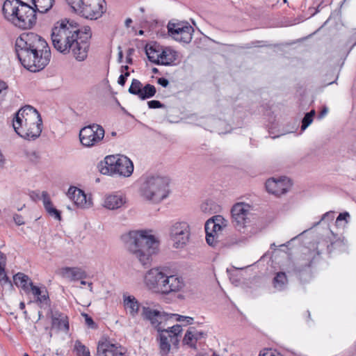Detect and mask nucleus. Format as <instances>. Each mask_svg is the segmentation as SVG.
Wrapping results in <instances>:
<instances>
[{"label": "nucleus", "instance_id": "nucleus-1", "mask_svg": "<svg viewBox=\"0 0 356 356\" xmlns=\"http://www.w3.org/2000/svg\"><path fill=\"white\" fill-rule=\"evenodd\" d=\"M91 37L90 26L80 28L76 22L67 19L57 22L51 34L54 47L63 54L72 52L78 61L86 59Z\"/></svg>", "mask_w": 356, "mask_h": 356}, {"label": "nucleus", "instance_id": "nucleus-2", "mask_svg": "<svg viewBox=\"0 0 356 356\" xmlns=\"http://www.w3.org/2000/svg\"><path fill=\"white\" fill-rule=\"evenodd\" d=\"M15 51L22 65L33 72L43 70L51 59L47 42L33 32L23 33L16 39Z\"/></svg>", "mask_w": 356, "mask_h": 356}, {"label": "nucleus", "instance_id": "nucleus-3", "mask_svg": "<svg viewBox=\"0 0 356 356\" xmlns=\"http://www.w3.org/2000/svg\"><path fill=\"white\" fill-rule=\"evenodd\" d=\"M125 248L140 263L147 266L152 261V256L158 249L159 242L146 231H130L121 236Z\"/></svg>", "mask_w": 356, "mask_h": 356}, {"label": "nucleus", "instance_id": "nucleus-4", "mask_svg": "<svg viewBox=\"0 0 356 356\" xmlns=\"http://www.w3.org/2000/svg\"><path fill=\"white\" fill-rule=\"evenodd\" d=\"M13 127L20 137L29 140H35L41 134L42 120L38 111L27 105L16 113Z\"/></svg>", "mask_w": 356, "mask_h": 356}, {"label": "nucleus", "instance_id": "nucleus-5", "mask_svg": "<svg viewBox=\"0 0 356 356\" xmlns=\"http://www.w3.org/2000/svg\"><path fill=\"white\" fill-rule=\"evenodd\" d=\"M2 13L5 19L22 29H30L36 23L35 8L22 0H6Z\"/></svg>", "mask_w": 356, "mask_h": 356}, {"label": "nucleus", "instance_id": "nucleus-6", "mask_svg": "<svg viewBox=\"0 0 356 356\" xmlns=\"http://www.w3.org/2000/svg\"><path fill=\"white\" fill-rule=\"evenodd\" d=\"M168 186L169 181L167 177L147 175L140 179L139 193L145 200L158 203L168 197Z\"/></svg>", "mask_w": 356, "mask_h": 356}, {"label": "nucleus", "instance_id": "nucleus-7", "mask_svg": "<svg viewBox=\"0 0 356 356\" xmlns=\"http://www.w3.org/2000/svg\"><path fill=\"white\" fill-rule=\"evenodd\" d=\"M227 227V221L220 215L209 218L205 223L206 241L212 247L231 246L238 243L236 238L231 236L228 240H223V232Z\"/></svg>", "mask_w": 356, "mask_h": 356}, {"label": "nucleus", "instance_id": "nucleus-8", "mask_svg": "<svg viewBox=\"0 0 356 356\" xmlns=\"http://www.w3.org/2000/svg\"><path fill=\"white\" fill-rule=\"evenodd\" d=\"M99 168L103 175H118L124 177H130L134 171L132 161L124 155L107 156L100 162Z\"/></svg>", "mask_w": 356, "mask_h": 356}, {"label": "nucleus", "instance_id": "nucleus-9", "mask_svg": "<svg viewBox=\"0 0 356 356\" xmlns=\"http://www.w3.org/2000/svg\"><path fill=\"white\" fill-rule=\"evenodd\" d=\"M104 134L105 131L101 125L92 124L81 129L79 138L83 145L92 147L103 140Z\"/></svg>", "mask_w": 356, "mask_h": 356}, {"label": "nucleus", "instance_id": "nucleus-10", "mask_svg": "<svg viewBox=\"0 0 356 356\" xmlns=\"http://www.w3.org/2000/svg\"><path fill=\"white\" fill-rule=\"evenodd\" d=\"M250 205L244 202L236 203L232 208V224L239 232H243L250 223Z\"/></svg>", "mask_w": 356, "mask_h": 356}, {"label": "nucleus", "instance_id": "nucleus-11", "mask_svg": "<svg viewBox=\"0 0 356 356\" xmlns=\"http://www.w3.org/2000/svg\"><path fill=\"white\" fill-rule=\"evenodd\" d=\"M191 229L186 222L174 223L170 230V238L175 248H184L189 241Z\"/></svg>", "mask_w": 356, "mask_h": 356}, {"label": "nucleus", "instance_id": "nucleus-12", "mask_svg": "<svg viewBox=\"0 0 356 356\" xmlns=\"http://www.w3.org/2000/svg\"><path fill=\"white\" fill-rule=\"evenodd\" d=\"M313 259L309 257H303L297 259L296 261H291L287 266L289 273H292L299 279L307 280L311 277V267Z\"/></svg>", "mask_w": 356, "mask_h": 356}, {"label": "nucleus", "instance_id": "nucleus-13", "mask_svg": "<svg viewBox=\"0 0 356 356\" xmlns=\"http://www.w3.org/2000/svg\"><path fill=\"white\" fill-rule=\"evenodd\" d=\"M141 316L145 320L149 321L158 332H163L164 323L169 318L168 314L153 309L149 307H143Z\"/></svg>", "mask_w": 356, "mask_h": 356}, {"label": "nucleus", "instance_id": "nucleus-14", "mask_svg": "<svg viewBox=\"0 0 356 356\" xmlns=\"http://www.w3.org/2000/svg\"><path fill=\"white\" fill-rule=\"evenodd\" d=\"M86 5L81 10V16L89 19H97L106 11L104 0H86Z\"/></svg>", "mask_w": 356, "mask_h": 356}, {"label": "nucleus", "instance_id": "nucleus-15", "mask_svg": "<svg viewBox=\"0 0 356 356\" xmlns=\"http://www.w3.org/2000/svg\"><path fill=\"white\" fill-rule=\"evenodd\" d=\"M166 274L159 268H154L149 270L145 275V283L147 286L156 292L161 293Z\"/></svg>", "mask_w": 356, "mask_h": 356}, {"label": "nucleus", "instance_id": "nucleus-16", "mask_svg": "<svg viewBox=\"0 0 356 356\" xmlns=\"http://www.w3.org/2000/svg\"><path fill=\"white\" fill-rule=\"evenodd\" d=\"M163 286L161 288V293L164 295H168L172 293H177L185 287L184 279L177 275H170L165 276Z\"/></svg>", "mask_w": 356, "mask_h": 356}, {"label": "nucleus", "instance_id": "nucleus-17", "mask_svg": "<svg viewBox=\"0 0 356 356\" xmlns=\"http://www.w3.org/2000/svg\"><path fill=\"white\" fill-rule=\"evenodd\" d=\"M66 195L73 202L74 206L77 207L88 208L92 204L90 200H87L84 191L77 187L70 186Z\"/></svg>", "mask_w": 356, "mask_h": 356}, {"label": "nucleus", "instance_id": "nucleus-18", "mask_svg": "<svg viewBox=\"0 0 356 356\" xmlns=\"http://www.w3.org/2000/svg\"><path fill=\"white\" fill-rule=\"evenodd\" d=\"M50 314L51 318V328L67 333L70 328L67 315L58 310L52 309H50Z\"/></svg>", "mask_w": 356, "mask_h": 356}, {"label": "nucleus", "instance_id": "nucleus-19", "mask_svg": "<svg viewBox=\"0 0 356 356\" xmlns=\"http://www.w3.org/2000/svg\"><path fill=\"white\" fill-rule=\"evenodd\" d=\"M121 349V348L120 347ZM124 353L119 350V347L110 341L99 342L97 346V356H118L123 355Z\"/></svg>", "mask_w": 356, "mask_h": 356}, {"label": "nucleus", "instance_id": "nucleus-20", "mask_svg": "<svg viewBox=\"0 0 356 356\" xmlns=\"http://www.w3.org/2000/svg\"><path fill=\"white\" fill-rule=\"evenodd\" d=\"M266 188L270 193L280 196L286 193L288 191L284 180H275L269 179L266 182Z\"/></svg>", "mask_w": 356, "mask_h": 356}, {"label": "nucleus", "instance_id": "nucleus-21", "mask_svg": "<svg viewBox=\"0 0 356 356\" xmlns=\"http://www.w3.org/2000/svg\"><path fill=\"white\" fill-rule=\"evenodd\" d=\"M126 203V197L121 194H111L106 196L104 207L110 210L118 209Z\"/></svg>", "mask_w": 356, "mask_h": 356}, {"label": "nucleus", "instance_id": "nucleus-22", "mask_svg": "<svg viewBox=\"0 0 356 356\" xmlns=\"http://www.w3.org/2000/svg\"><path fill=\"white\" fill-rule=\"evenodd\" d=\"M60 274L63 277L71 280L85 279L87 276L86 273L82 268L78 267L63 268L60 269Z\"/></svg>", "mask_w": 356, "mask_h": 356}, {"label": "nucleus", "instance_id": "nucleus-23", "mask_svg": "<svg viewBox=\"0 0 356 356\" xmlns=\"http://www.w3.org/2000/svg\"><path fill=\"white\" fill-rule=\"evenodd\" d=\"M123 305L124 309L129 312L132 317H135L138 314L140 304L134 296H124Z\"/></svg>", "mask_w": 356, "mask_h": 356}, {"label": "nucleus", "instance_id": "nucleus-24", "mask_svg": "<svg viewBox=\"0 0 356 356\" xmlns=\"http://www.w3.org/2000/svg\"><path fill=\"white\" fill-rule=\"evenodd\" d=\"M42 200L43 202L44 207L47 212L51 216L54 217V218L60 220L61 215L60 212L54 207L51 200L49 197V195L47 191H42Z\"/></svg>", "mask_w": 356, "mask_h": 356}, {"label": "nucleus", "instance_id": "nucleus-25", "mask_svg": "<svg viewBox=\"0 0 356 356\" xmlns=\"http://www.w3.org/2000/svg\"><path fill=\"white\" fill-rule=\"evenodd\" d=\"M177 59L176 51L165 48L161 51L158 65H170Z\"/></svg>", "mask_w": 356, "mask_h": 356}, {"label": "nucleus", "instance_id": "nucleus-26", "mask_svg": "<svg viewBox=\"0 0 356 356\" xmlns=\"http://www.w3.org/2000/svg\"><path fill=\"white\" fill-rule=\"evenodd\" d=\"M182 327L180 325H175L171 327H168L167 328L163 329V332L165 333L168 337H170V341L172 344L177 346L179 343L178 336L181 332Z\"/></svg>", "mask_w": 356, "mask_h": 356}, {"label": "nucleus", "instance_id": "nucleus-27", "mask_svg": "<svg viewBox=\"0 0 356 356\" xmlns=\"http://www.w3.org/2000/svg\"><path fill=\"white\" fill-rule=\"evenodd\" d=\"M288 280L285 273L278 272L273 280V287L277 291H282L286 289Z\"/></svg>", "mask_w": 356, "mask_h": 356}, {"label": "nucleus", "instance_id": "nucleus-28", "mask_svg": "<svg viewBox=\"0 0 356 356\" xmlns=\"http://www.w3.org/2000/svg\"><path fill=\"white\" fill-rule=\"evenodd\" d=\"M159 333V348H160V354L161 356L167 355L170 350V337L165 334L163 332H160Z\"/></svg>", "mask_w": 356, "mask_h": 356}, {"label": "nucleus", "instance_id": "nucleus-29", "mask_svg": "<svg viewBox=\"0 0 356 356\" xmlns=\"http://www.w3.org/2000/svg\"><path fill=\"white\" fill-rule=\"evenodd\" d=\"M186 26L190 25L187 22L173 23L170 22L168 24V33L175 39L176 36L179 35V33L182 32V30H185Z\"/></svg>", "mask_w": 356, "mask_h": 356}, {"label": "nucleus", "instance_id": "nucleus-30", "mask_svg": "<svg viewBox=\"0 0 356 356\" xmlns=\"http://www.w3.org/2000/svg\"><path fill=\"white\" fill-rule=\"evenodd\" d=\"M156 92V89L154 86L147 83L145 86L142 87L140 93L138 96L141 100H145L153 97Z\"/></svg>", "mask_w": 356, "mask_h": 356}, {"label": "nucleus", "instance_id": "nucleus-31", "mask_svg": "<svg viewBox=\"0 0 356 356\" xmlns=\"http://www.w3.org/2000/svg\"><path fill=\"white\" fill-rule=\"evenodd\" d=\"M194 30L191 26H186L185 30L179 33L178 36L175 38V40L184 43H189L192 40V35Z\"/></svg>", "mask_w": 356, "mask_h": 356}, {"label": "nucleus", "instance_id": "nucleus-32", "mask_svg": "<svg viewBox=\"0 0 356 356\" xmlns=\"http://www.w3.org/2000/svg\"><path fill=\"white\" fill-rule=\"evenodd\" d=\"M13 280L16 285H19L25 291L29 289V282H31L28 275L18 273L13 276Z\"/></svg>", "mask_w": 356, "mask_h": 356}, {"label": "nucleus", "instance_id": "nucleus-33", "mask_svg": "<svg viewBox=\"0 0 356 356\" xmlns=\"http://www.w3.org/2000/svg\"><path fill=\"white\" fill-rule=\"evenodd\" d=\"M67 3L72 9L81 16V10H83L86 5V0H66Z\"/></svg>", "mask_w": 356, "mask_h": 356}, {"label": "nucleus", "instance_id": "nucleus-34", "mask_svg": "<svg viewBox=\"0 0 356 356\" xmlns=\"http://www.w3.org/2000/svg\"><path fill=\"white\" fill-rule=\"evenodd\" d=\"M184 343L189 346L191 348H196V342L193 335V327H190L185 334L183 339Z\"/></svg>", "mask_w": 356, "mask_h": 356}, {"label": "nucleus", "instance_id": "nucleus-35", "mask_svg": "<svg viewBox=\"0 0 356 356\" xmlns=\"http://www.w3.org/2000/svg\"><path fill=\"white\" fill-rule=\"evenodd\" d=\"M160 53L161 51L159 50H156L152 47L146 49V54L149 60L157 65L159 59Z\"/></svg>", "mask_w": 356, "mask_h": 356}, {"label": "nucleus", "instance_id": "nucleus-36", "mask_svg": "<svg viewBox=\"0 0 356 356\" xmlns=\"http://www.w3.org/2000/svg\"><path fill=\"white\" fill-rule=\"evenodd\" d=\"M143 84L141 82L136 79H134L131 81V84L128 90L129 92L131 95L138 96L140 93Z\"/></svg>", "mask_w": 356, "mask_h": 356}, {"label": "nucleus", "instance_id": "nucleus-37", "mask_svg": "<svg viewBox=\"0 0 356 356\" xmlns=\"http://www.w3.org/2000/svg\"><path fill=\"white\" fill-rule=\"evenodd\" d=\"M74 350L78 356H90L88 348L79 341H76Z\"/></svg>", "mask_w": 356, "mask_h": 356}, {"label": "nucleus", "instance_id": "nucleus-38", "mask_svg": "<svg viewBox=\"0 0 356 356\" xmlns=\"http://www.w3.org/2000/svg\"><path fill=\"white\" fill-rule=\"evenodd\" d=\"M315 111L312 110L307 113L302 120L301 130L306 129L313 121V118L315 115Z\"/></svg>", "mask_w": 356, "mask_h": 356}, {"label": "nucleus", "instance_id": "nucleus-39", "mask_svg": "<svg viewBox=\"0 0 356 356\" xmlns=\"http://www.w3.org/2000/svg\"><path fill=\"white\" fill-rule=\"evenodd\" d=\"M350 217L348 212L341 213L337 218L335 225L337 227H343L347 223V218Z\"/></svg>", "mask_w": 356, "mask_h": 356}, {"label": "nucleus", "instance_id": "nucleus-40", "mask_svg": "<svg viewBox=\"0 0 356 356\" xmlns=\"http://www.w3.org/2000/svg\"><path fill=\"white\" fill-rule=\"evenodd\" d=\"M38 301L40 302V304L44 305L49 306V296L48 292L45 287L43 288V292L38 297Z\"/></svg>", "mask_w": 356, "mask_h": 356}, {"label": "nucleus", "instance_id": "nucleus-41", "mask_svg": "<svg viewBox=\"0 0 356 356\" xmlns=\"http://www.w3.org/2000/svg\"><path fill=\"white\" fill-rule=\"evenodd\" d=\"M332 234L333 236V239H330V245L332 248H335L337 245H340L343 243V239L341 238V236H339L338 234H334L332 231Z\"/></svg>", "mask_w": 356, "mask_h": 356}, {"label": "nucleus", "instance_id": "nucleus-42", "mask_svg": "<svg viewBox=\"0 0 356 356\" xmlns=\"http://www.w3.org/2000/svg\"><path fill=\"white\" fill-rule=\"evenodd\" d=\"M149 108H164L165 106L158 100H151L147 102Z\"/></svg>", "mask_w": 356, "mask_h": 356}, {"label": "nucleus", "instance_id": "nucleus-43", "mask_svg": "<svg viewBox=\"0 0 356 356\" xmlns=\"http://www.w3.org/2000/svg\"><path fill=\"white\" fill-rule=\"evenodd\" d=\"M29 286H31V290L35 296L38 297L41 293H42L43 288L40 289L38 286H34L32 282H29Z\"/></svg>", "mask_w": 356, "mask_h": 356}, {"label": "nucleus", "instance_id": "nucleus-44", "mask_svg": "<svg viewBox=\"0 0 356 356\" xmlns=\"http://www.w3.org/2000/svg\"><path fill=\"white\" fill-rule=\"evenodd\" d=\"M193 335L195 337V342H197L201 339H204L207 337V333L201 331H197L195 327H193Z\"/></svg>", "mask_w": 356, "mask_h": 356}, {"label": "nucleus", "instance_id": "nucleus-45", "mask_svg": "<svg viewBox=\"0 0 356 356\" xmlns=\"http://www.w3.org/2000/svg\"><path fill=\"white\" fill-rule=\"evenodd\" d=\"M0 282L3 284L10 282L9 278L5 272V266H0Z\"/></svg>", "mask_w": 356, "mask_h": 356}, {"label": "nucleus", "instance_id": "nucleus-46", "mask_svg": "<svg viewBox=\"0 0 356 356\" xmlns=\"http://www.w3.org/2000/svg\"><path fill=\"white\" fill-rule=\"evenodd\" d=\"M83 316L85 317L86 323L89 327H90V328H96L97 327L95 323L94 322V321L90 316H88L86 314H83Z\"/></svg>", "mask_w": 356, "mask_h": 356}, {"label": "nucleus", "instance_id": "nucleus-47", "mask_svg": "<svg viewBox=\"0 0 356 356\" xmlns=\"http://www.w3.org/2000/svg\"><path fill=\"white\" fill-rule=\"evenodd\" d=\"M26 155L33 162H36L38 159V156L35 152H26Z\"/></svg>", "mask_w": 356, "mask_h": 356}, {"label": "nucleus", "instance_id": "nucleus-48", "mask_svg": "<svg viewBox=\"0 0 356 356\" xmlns=\"http://www.w3.org/2000/svg\"><path fill=\"white\" fill-rule=\"evenodd\" d=\"M13 220L17 225H22L24 224V218L21 215L15 213L13 216Z\"/></svg>", "mask_w": 356, "mask_h": 356}, {"label": "nucleus", "instance_id": "nucleus-49", "mask_svg": "<svg viewBox=\"0 0 356 356\" xmlns=\"http://www.w3.org/2000/svg\"><path fill=\"white\" fill-rule=\"evenodd\" d=\"M134 52V49H133V48L128 49V50L127 51V63L129 64H132V63H133L131 56L133 55Z\"/></svg>", "mask_w": 356, "mask_h": 356}, {"label": "nucleus", "instance_id": "nucleus-50", "mask_svg": "<svg viewBox=\"0 0 356 356\" xmlns=\"http://www.w3.org/2000/svg\"><path fill=\"white\" fill-rule=\"evenodd\" d=\"M259 356H282L279 353H275L272 350H266L264 353L260 354Z\"/></svg>", "mask_w": 356, "mask_h": 356}, {"label": "nucleus", "instance_id": "nucleus-51", "mask_svg": "<svg viewBox=\"0 0 356 356\" xmlns=\"http://www.w3.org/2000/svg\"><path fill=\"white\" fill-rule=\"evenodd\" d=\"M157 83L163 88H166L169 85V81L167 79L161 77L157 79Z\"/></svg>", "mask_w": 356, "mask_h": 356}, {"label": "nucleus", "instance_id": "nucleus-52", "mask_svg": "<svg viewBox=\"0 0 356 356\" xmlns=\"http://www.w3.org/2000/svg\"><path fill=\"white\" fill-rule=\"evenodd\" d=\"M327 218L332 219L334 218V213L332 212V211L325 213V214L323 215V216L321 217L320 221H318L317 223H316V225H318L321 221L325 220Z\"/></svg>", "mask_w": 356, "mask_h": 356}, {"label": "nucleus", "instance_id": "nucleus-53", "mask_svg": "<svg viewBox=\"0 0 356 356\" xmlns=\"http://www.w3.org/2000/svg\"><path fill=\"white\" fill-rule=\"evenodd\" d=\"M6 257L5 254L0 251V266H6Z\"/></svg>", "mask_w": 356, "mask_h": 356}, {"label": "nucleus", "instance_id": "nucleus-54", "mask_svg": "<svg viewBox=\"0 0 356 356\" xmlns=\"http://www.w3.org/2000/svg\"><path fill=\"white\" fill-rule=\"evenodd\" d=\"M7 88H8V86L5 82H3V81L0 82V90H2V92L0 95L5 96L6 92L4 90H6Z\"/></svg>", "mask_w": 356, "mask_h": 356}, {"label": "nucleus", "instance_id": "nucleus-55", "mask_svg": "<svg viewBox=\"0 0 356 356\" xmlns=\"http://www.w3.org/2000/svg\"><path fill=\"white\" fill-rule=\"evenodd\" d=\"M328 112V108L326 106H324L320 113L318 114V118H323L324 116L327 115Z\"/></svg>", "mask_w": 356, "mask_h": 356}, {"label": "nucleus", "instance_id": "nucleus-56", "mask_svg": "<svg viewBox=\"0 0 356 356\" xmlns=\"http://www.w3.org/2000/svg\"><path fill=\"white\" fill-rule=\"evenodd\" d=\"M126 81H127V79L122 75L121 74L119 78H118V84H120V86H124L125 83H126Z\"/></svg>", "mask_w": 356, "mask_h": 356}, {"label": "nucleus", "instance_id": "nucleus-57", "mask_svg": "<svg viewBox=\"0 0 356 356\" xmlns=\"http://www.w3.org/2000/svg\"><path fill=\"white\" fill-rule=\"evenodd\" d=\"M172 316H175L176 318V321H185V316H181L179 314H172Z\"/></svg>", "mask_w": 356, "mask_h": 356}, {"label": "nucleus", "instance_id": "nucleus-58", "mask_svg": "<svg viewBox=\"0 0 356 356\" xmlns=\"http://www.w3.org/2000/svg\"><path fill=\"white\" fill-rule=\"evenodd\" d=\"M184 320L187 325H191L193 322V318L190 316H186Z\"/></svg>", "mask_w": 356, "mask_h": 356}, {"label": "nucleus", "instance_id": "nucleus-59", "mask_svg": "<svg viewBox=\"0 0 356 356\" xmlns=\"http://www.w3.org/2000/svg\"><path fill=\"white\" fill-rule=\"evenodd\" d=\"M119 49H120V51L118 52V62L121 63L122 60V58H123V52L121 50L120 47H119Z\"/></svg>", "mask_w": 356, "mask_h": 356}, {"label": "nucleus", "instance_id": "nucleus-60", "mask_svg": "<svg viewBox=\"0 0 356 356\" xmlns=\"http://www.w3.org/2000/svg\"><path fill=\"white\" fill-rule=\"evenodd\" d=\"M351 149L355 154H356V140L352 144Z\"/></svg>", "mask_w": 356, "mask_h": 356}, {"label": "nucleus", "instance_id": "nucleus-61", "mask_svg": "<svg viewBox=\"0 0 356 356\" xmlns=\"http://www.w3.org/2000/svg\"><path fill=\"white\" fill-rule=\"evenodd\" d=\"M132 22V20L130 18H128L125 21V25L129 27L130 24Z\"/></svg>", "mask_w": 356, "mask_h": 356}, {"label": "nucleus", "instance_id": "nucleus-62", "mask_svg": "<svg viewBox=\"0 0 356 356\" xmlns=\"http://www.w3.org/2000/svg\"><path fill=\"white\" fill-rule=\"evenodd\" d=\"M152 71L154 74H158L159 72V70L156 67L152 68Z\"/></svg>", "mask_w": 356, "mask_h": 356}, {"label": "nucleus", "instance_id": "nucleus-63", "mask_svg": "<svg viewBox=\"0 0 356 356\" xmlns=\"http://www.w3.org/2000/svg\"><path fill=\"white\" fill-rule=\"evenodd\" d=\"M19 308H20L21 309H24V308H25V304H24V302H20V304H19Z\"/></svg>", "mask_w": 356, "mask_h": 356}, {"label": "nucleus", "instance_id": "nucleus-64", "mask_svg": "<svg viewBox=\"0 0 356 356\" xmlns=\"http://www.w3.org/2000/svg\"><path fill=\"white\" fill-rule=\"evenodd\" d=\"M128 69H129V67H128L127 65L122 66V70H121V72H123V70H126V71H127V70H128Z\"/></svg>", "mask_w": 356, "mask_h": 356}]
</instances>
